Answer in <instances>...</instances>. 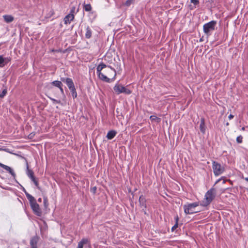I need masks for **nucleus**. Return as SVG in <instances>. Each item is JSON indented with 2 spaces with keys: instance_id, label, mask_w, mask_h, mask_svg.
I'll return each instance as SVG.
<instances>
[{
  "instance_id": "f257e3e1",
  "label": "nucleus",
  "mask_w": 248,
  "mask_h": 248,
  "mask_svg": "<svg viewBox=\"0 0 248 248\" xmlns=\"http://www.w3.org/2000/svg\"><path fill=\"white\" fill-rule=\"evenodd\" d=\"M216 191L212 188L207 191L204 196V198L201 202L200 205L205 207L209 205L215 197Z\"/></svg>"
},
{
  "instance_id": "f03ea898",
  "label": "nucleus",
  "mask_w": 248,
  "mask_h": 248,
  "mask_svg": "<svg viewBox=\"0 0 248 248\" xmlns=\"http://www.w3.org/2000/svg\"><path fill=\"white\" fill-rule=\"evenodd\" d=\"M199 202H195L184 205V212L186 214H192L199 212L196 208L199 206Z\"/></svg>"
},
{
  "instance_id": "7ed1b4c3",
  "label": "nucleus",
  "mask_w": 248,
  "mask_h": 248,
  "mask_svg": "<svg viewBox=\"0 0 248 248\" xmlns=\"http://www.w3.org/2000/svg\"><path fill=\"white\" fill-rule=\"evenodd\" d=\"M217 24L216 21L213 20L205 24L203 26L204 32L207 35H211V32L215 30V27Z\"/></svg>"
},
{
  "instance_id": "20e7f679",
  "label": "nucleus",
  "mask_w": 248,
  "mask_h": 248,
  "mask_svg": "<svg viewBox=\"0 0 248 248\" xmlns=\"http://www.w3.org/2000/svg\"><path fill=\"white\" fill-rule=\"evenodd\" d=\"M212 168L213 172L215 176H217L223 173L225 171V168L222 166L219 163L213 161L212 162Z\"/></svg>"
},
{
  "instance_id": "39448f33",
  "label": "nucleus",
  "mask_w": 248,
  "mask_h": 248,
  "mask_svg": "<svg viewBox=\"0 0 248 248\" xmlns=\"http://www.w3.org/2000/svg\"><path fill=\"white\" fill-rule=\"evenodd\" d=\"M113 90L114 92L117 94H119L122 93H124L126 94H129L131 93V91L124 87V86H122L120 84H116L114 87Z\"/></svg>"
},
{
  "instance_id": "423d86ee",
  "label": "nucleus",
  "mask_w": 248,
  "mask_h": 248,
  "mask_svg": "<svg viewBox=\"0 0 248 248\" xmlns=\"http://www.w3.org/2000/svg\"><path fill=\"white\" fill-rule=\"evenodd\" d=\"M31 207L34 213L37 216H41V211L40 209L39 205L36 203V202H33L31 204Z\"/></svg>"
},
{
  "instance_id": "0eeeda50",
  "label": "nucleus",
  "mask_w": 248,
  "mask_h": 248,
  "mask_svg": "<svg viewBox=\"0 0 248 248\" xmlns=\"http://www.w3.org/2000/svg\"><path fill=\"white\" fill-rule=\"evenodd\" d=\"M62 81L65 82L67 86L68 87L69 90H73V88H75V86L74 84V83L73 82V80L71 78H62L61 79Z\"/></svg>"
},
{
  "instance_id": "6e6552de",
  "label": "nucleus",
  "mask_w": 248,
  "mask_h": 248,
  "mask_svg": "<svg viewBox=\"0 0 248 248\" xmlns=\"http://www.w3.org/2000/svg\"><path fill=\"white\" fill-rule=\"evenodd\" d=\"M105 74L109 77L113 76L112 79L114 80L115 78L116 74L115 69L109 67L108 69L104 71Z\"/></svg>"
},
{
  "instance_id": "1a4fd4ad",
  "label": "nucleus",
  "mask_w": 248,
  "mask_h": 248,
  "mask_svg": "<svg viewBox=\"0 0 248 248\" xmlns=\"http://www.w3.org/2000/svg\"><path fill=\"white\" fill-rule=\"evenodd\" d=\"M97 76L99 78L104 81L106 82H109L110 81V78L107 77L104 73H99V74H97Z\"/></svg>"
},
{
  "instance_id": "9d476101",
  "label": "nucleus",
  "mask_w": 248,
  "mask_h": 248,
  "mask_svg": "<svg viewBox=\"0 0 248 248\" xmlns=\"http://www.w3.org/2000/svg\"><path fill=\"white\" fill-rule=\"evenodd\" d=\"M0 167L8 171L12 175L15 176V173L13 170L9 166L4 165L1 163H0Z\"/></svg>"
},
{
  "instance_id": "9b49d317",
  "label": "nucleus",
  "mask_w": 248,
  "mask_h": 248,
  "mask_svg": "<svg viewBox=\"0 0 248 248\" xmlns=\"http://www.w3.org/2000/svg\"><path fill=\"white\" fill-rule=\"evenodd\" d=\"M74 16L73 14H70L68 15L64 19V23L66 24H69L70 22L74 19Z\"/></svg>"
},
{
  "instance_id": "f8f14e48",
  "label": "nucleus",
  "mask_w": 248,
  "mask_h": 248,
  "mask_svg": "<svg viewBox=\"0 0 248 248\" xmlns=\"http://www.w3.org/2000/svg\"><path fill=\"white\" fill-rule=\"evenodd\" d=\"M10 61L8 58H3L2 56L0 55V67H3L5 64Z\"/></svg>"
},
{
  "instance_id": "ddd939ff",
  "label": "nucleus",
  "mask_w": 248,
  "mask_h": 248,
  "mask_svg": "<svg viewBox=\"0 0 248 248\" xmlns=\"http://www.w3.org/2000/svg\"><path fill=\"white\" fill-rule=\"evenodd\" d=\"M200 129L201 131L203 134L205 133V130H206V127H205L204 120L203 118H202L201 120Z\"/></svg>"
},
{
  "instance_id": "4468645a",
  "label": "nucleus",
  "mask_w": 248,
  "mask_h": 248,
  "mask_svg": "<svg viewBox=\"0 0 248 248\" xmlns=\"http://www.w3.org/2000/svg\"><path fill=\"white\" fill-rule=\"evenodd\" d=\"M117 132L115 130H111L108 132L106 137L108 140H112L116 135Z\"/></svg>"
},
{
  "instance_id": "2eb2a0df",
  "label": "nucleus",
  "mask_w": 248,
  "mask_h": 248,
  "mask_svg": "<svg viewBox=\"0 0 248 248\" xmlns=\"http://www.w3.org/2000/svg\"><path fill=\"white\" fill-rule=\"evenodd\" d=\"M24 191L25 193V194H26V196L27 199L30 201V204H32L33 202H36V200H35V198L33 196H32L31 195L29 194L28 192H27L25 191V189L24 188Z\"/></svg>"
},
{
  "instance_id": "dca6fc26",
  "label": "nucleus",
  "mask_w": 248,
  "mask_h": 248,
  "mask_svg": "<svg viewBox=\"0 0 248 248\" xmlns=\"http://www.w3.org/2000/svg\"><path fill=\"white\" fill-rule=\"evenodd\" d=\"M37 238L36 237L32 238L30 241V245L31 246V248H37Z\"/></svg>"
},
{
  "instance_id": "f3484780",
  "label": "nucleus",
  "mask_w": 248,
  "mask_h": 248,
  "mask_svg": "<svg viewBox=\"0 0 248 248\" xmlns=\"http://www.w3.org/2000/svg\"><path fill=\"white\" fill-rule=\"evenodd\" d=\"M4 21L7 23L12 22L14 20V17L11 15H4L3 16Z\"/></svg>"
},
{
  "instance_id": "a211bd4d",
  "label": "nucleus",
  "mask_w": 248,
  "mask_h": 248,
  "mask_svg": "<svg viewBox=\"0 0 248 248\" xmlns=\"http://www.w3.org/2000/svg\"><path fill=\"white\" fill-rule=\"evenodd\" d=\"M107 67V65L103 63H101L100 64H99L96 68V73L97 74H99V73H101V71L105 68Z\"/></svg>"
},
{
  "instance_id": "6ab92c4d",
  "label": "nucleus",
  "mask_w": 248,
  "mask_h": 248,
  "mask_svg": "<svg viewBox=\"0 0 248 248\" xmlns=\"http://www.w3.org/2000/svg\"><path fill=\"white\" fill-rule=\"evenodd\" d=\"M51 84L55 87L60 88L62 86V84L61 81L58 80H55L53 81Z\"/></svg>"
},
{
  "instance_id": "aec40b11",
  "label": "nucleus",
  "mask_w": 248,
  "mask_h": 248,
  "mask_svg": "<svg viewBox=\"0 0 248 248\" xmlns=\"http://www.w3.org/2000/svg\"><path fill=\"white\" fill-rule=\"evenodd\" d=\"M139 202L141 206L145 207V199L142 196L140 197Z\"/></svg>"
},
{
  "instance_id": "412c9836",
  "label": "nucleus",
  "mask_w": 248,
  "mask_h": 248,
  "mask_svg": "<svg viewBox=\"0 0 248 248\" xmlns=\"http://www.w3.org/2000/svg\"><path fill=\"white\" fill-rule=\"evenodd\" d=\"M33 174V172L31 170H29L28 167H27V175L31 180L34 178Z\"/></svg>"
},
{
  "instance_id": "4be33fe9",
  "label": "nucleus",
  "mask_w": 248,
  "mask_h": 248,
  "mask_svg": "<svg viewBox=\"0 0 248 248\" xmlns=\"http://www.w3.org/2000/svg\"><path fill=\"white\" fill-rule=\"evenodd\" d=\"M92 36V32L89 27L86 28V31L85 33V36L87 38H90Z\"/></svg>"
},
{
  "instance_id": "5701e85b",
  "label": "nucleus",
  "mask_w": 248,
  "mask_h": 248,
  "mask_svg": "<svg viewBox=\"0 0 248 248\" xmlns=\"http://www.w3.org/2000/svg\"><path fill=\"white\" fill-rule=\"evenodd\" d=\"M84 9L87 12H90L92 10L91 5L90 4H86L84 5Z\"/></svg>"
},
{
  "instance_id": "b1692460",
  "label": "nucleus",
  "mask_w": 248,
  "mask_h": 248,
  "mask_svg": "<svg viewBox=\"0 0 248 248\" xmlns=\"http://www.w3.org/2000/svg\"><path fill=\"white\" fill-rule=\"evenodd\" d=\"M71 91V92L72 93V96L74 98H76L77 96V93L76 91L75 87L73 88V90H70Z\"/></svg>"
},
{
  "instance_id": "393cba45",
  "label": "nucleus",
  "mask_w": 248,
  "mask_h": 248,
  "mask_svg": "<svg viewBox=\"0 0 248 248\" xmlns=\"http://www.w3.org/2000/svg\"><path fill=\"white\" fill-rule=\"evenodd\" d=\"M88 242V240L86 238H83L82 239L81 241H80L78 243L81 244V245L83 246V245L85 244H87Z\"/></svg>"
},
{
  "instance_id": "a878e982",
  "label": "nucleus",
  "mask_w": 248,
  "mask_h": 248,
  "mask_svg": "<svg viewBox=\"0 0 248 248\" xmlns=\"http://www.w3.org/2000/svg\"><path fill=\"white\" fill-rule=\"evenodd\" d=\"M7 93V90L6 89H4L2 90V92L0 93V97L2 98Z\"/></svg>"
},
{
  "instance_id": "bb28decb",
  "label": "nucleus",
  "mask_w": 248,
  "mask_h": 248,
  "mask_svg": "<svg viewBox=\"0 0 248 248\" xmlns=\"http://www.w3.org/2000/svg\"><path fill=\"white\" fill-rule=\"evenodd\" d=\"M242 139H243L242 136H239L237 137V138L236 139V141L238 143H240L242 142Z\"/></svg>"
},
{
  "instance_id": "cd10ccee",
  "label": "nucleus",
  "mask_w": 248,
  "mask_h": 248,
  "mask_svg": "<svg viewBox=\"0 0 248 248\" xmlns=\"http://www.w3.org/2000/svg\"><path fill=\"white\" fill-rule=\"evenodd\" d=\"M178 217H177L176 218V221H178ZM177 227H178V223H177V222H176V223L172 227V228H171L172 231H173Z\"/></svg>"
},
{
  "instance_id": "c85d7f7f",
  "label": "nucleus",
  "mask_w": 248,
  "mask_h": 248,
  "mask_svg": "<svg viewBox=\"0 0 248 248\" xmlns=\"http://www.w3.org/2000/svg\"><path fill=\"white\" fill-rule=\"evenodd\" d=\"M191 3H193L194 5H197L199 3V0H190Z\"/></svg>"
},
{
  "instance_id": "c756f323",
  "label": "nucleus",
  "mask_w": 248,
  "mask_h": 248,
  "mask_svg": "<svg viewBox=\"0 0 248 248\" xmlns=\"http://www.w3.org/2000/svg\"><path fill=\"white\" fill-rule=\"evenodd\" d=\"M31 181L34 183V185L36 186H38V182L36 181V180L35 179V177L33 179H31Z\"/></svg>"
},
{
  "instance_id": "7c9ffc66",
  "label": "nucleus",
  "mask_w": 248,
  "mask_h": 248,
  "mask_svg": "<svg viewBox=\"0 0 248 248\" xmlns=\"http://www.w3.org/2000/svg\"><path fill=\"white\" fill-rule=\"evenodd\" d=\"M131 1L132 0H127L126 2H125V4L126 5V6H129L131 3Z\"/></svg>"
},
{
  "instance_id": "2f4dec72",
  "label": "nucleus",
  "mask_w": 248,
  "mask_h": 248,
  "mask_svg": "<svg viewBox=\"0 0 248 248\" xmlns=\"http://www.w3.org/2000/svg\"><path fill=\"white\" fill-rule=\"evenodd\" d=\"M50 99L54 102V103H60V101H58V100H55V99L54 98H50Z\"/></svg>"
},
{
  "instance_id": "473e14b6",
  "label": "nucleus",
  "mask_w": 248,
  "mask_h": 248,
  "mask_svg": "<svg viewBox=\"0 0 248 248\" xmlns=\"http://www.w3.org/2000/svg\"><path fill=\"white\" fill-rule=\"evenodd\" d=\"M59 88L60 89L61 93H62V94H64V91H63V89L62 88V86H61V87H60Z\"/></svg>"
},
{
  "instance_id": "72a5a7b5",
  "label": "nucleus",
  "mask_w": 248,
  "mask_h": 248,
  "mask_svg": "<svg viewBox=\"0 0 248 248\" xmlns=\"http://www.w3.org/2000/svg\"><path fill=\"white\" fill-rule=\"evenodd\" d=\"M150 119L152 120H155L156 119H157V117L155 116H151L150 117Z\"/></svg>"
},
{
  "instance_id": "f704fd0d",
  "label": "nucleus",
  "mask_w": 248,
  "mask_h": 248,
  "mask_svg": "<svg viewBox=\"0 0 248 248\" xmlns=\"http://www.w3.org/2000/svg\"><path fill=\"white\" fill-rule=\"evenodd\" d=\"M233 117H234V116H233V115H232V114H230V115L229 116L228 118H229V119L230 120H231V119H232V118H233Z\"/></svg>"
},
{
  "instance_id": "c9c22d12",
  "label": "nucleus",
  "mask_w": 248,
  "mask_h": 248,
  "mask_svg": "<svg viewBox=\"0 0 248 248\" xmlns=\"http://www.w3.org/2000/svg\"><path fill=\"white\" fill-rule=\"evenodd\" d=\"M83 246L81 245V244H78V248H83Z\"/></svg>"
},
{
  "instance_id": "e433bc0d",
  "label": "nucleus",
  "mask_w": 248,
  "mask_h": 248,
  "mask_svg": "<svg viewBox=\"0 0 248 248\" xmlns=\"http://www.w3.org/2000/svg\"><path fill=\"white\" fill-rule=\"evenodd\" d=\"M221 179H218V180H217V181H216V184L218 183L220 181V180H221Z\"/></svg>"
},
{
  "instance_id": "4c0bfd02",
  "label": "nucleus",
  "mask_w": 248,
  "mask_h": 248,
  "mask_svg": "<svg viewBox=\"0 0 248 248\" xmlns=\"http://www.w3.org/2000/svg\"><path fill=\"white\" fill-rule=\"evenodd\" d=\"M46 201H47V200H46V198H44V203H46Z\"/></svg>"
},
{
  "instance_id": "58836bf2",
  "label": "nucleus",
  "mask_w": 248,
  "mask_h": 248,
  "mask_svg": "<svg viewBox=\"0 0 248 248\" xmlns=\"http://www.w3.org/2000/svg\"><path fill=\"white\" fill-rule=\"evenodd\" d=\"M38 202H41V201H42V199H41V198H39V199H38Z\"/></svg>"
},
{
  "instance_id": "ea45409f",
  "label": "nucleus",
  "mask_w": 248,
  "mask_h": 248,
  "mask_svg": "<svg viewBox=\"0 0 248 248\" xmlns=\"http://www.w3.org/2000/svg\"><path fill=\"white\" fill-rule=\"evenodd\" d=\"M245 180L248 182V177L245 178Z\"/></svg>"
},
{
  "instance_id": "a19ab883",
  "label": "nucleus",
  "mask_w": 248,
  "mask_h": 248,
  "mask_svg": "<svg viewBox=\"0 0 248 248\" xmlns=\"http://www.w3.org/2000/svg\"><path fill=\"white\" fill-rule=\"evenodd\" d=\"M96 190V187L93 188V190L95 191Z\"/></svg>"
},
{
  "instance_id": "79ce46f5",
  "label": "nucleus",
  "mask_w": 248,
  "mask_h": 248,
  "mask_svg": "<svg viewBox=\"0 0 248 248\" xmlns=\"http://www.w3.org/2000/svg\"><path fill=\"white\" fill-rule=\"evenodd\" d=\"M0 150H4L2 149V148H0Z\"/></svg>"
},
{
  "instance_id": "37998d69",
  "label": "nucleus",
  "mask_w": 248,
  "mask_h": 248,
  "mask_svg": "<svg viewBox=\"0 0 248 248\" xmlns=\"http://www.w3.org/2000/svg\"><path fill=\"white\" fill-rule=\"evenodd\" d=\"M223 183H225V181L224 180L223 182Z\"/></svg>"
},
{
  "instance_id": "c03bdc74",
  "label": "nucleus",
  "mask_w": 248,
  "mask_h": 248,
  "mask_svg": "<svg viewBox=\"0 0 248 248\" xmlns=\"http://www.w3.org/2000/svg\"><path fill=\"white\" fill-rule=\"evenodd\" d=\"M226 125H229V123H227L226 124Z\"/></svg>"
},
{
  "instance_id": "a18cd8bd",
  "label": "nucleus",
  "mask_w": 248,
  "mask_h": 248,
  "mask_svg": "<svg viewBox=\"0 0 248 248\" xmlns=\"http://www.w3.org/2000/svg\"><path fill=\"white\" fill-rule=\"evenodd\" d=\"M244 129H245L244 127L242 128V130H244Z\"/></svg>"
}]
</instances>
